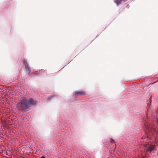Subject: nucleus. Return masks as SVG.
I'll list each match as a JSON object with an SVG mask.
<instances>
[{"mask_svg": "<svg viewBox=\"0 0 158 158\" xmlns=\"http://www.w3.org/2000/svg\"><path fill=\"white\" fill-rule=\"evenodd\" d=\"M111 143H114V140L113 139H111Z\"/></svg>", "mask_w": 158, "mask_h": 158, "instance_id": "obj_8", "label": "nucleus"}, {"mask_svg": "<svg viewBox=\"0 0 158 158\" xmlns=\"http://www.w3.org/2000/svg\"><path fill=\"white\" fill-rule=\"evenodd\" d=\"M54 97V95H52V96H49L48 97V99H49V100L51 98H53Z\"/></svg>", "mask_w": 158, "mask_h": 158, "instance_id": "obj_7", "label": "nucleus"}, {"mask_svg": "<svg viewBox=\"0 0 158 158\" xmlns=\"http://www.w3.org/2000/svg\"><path fill=\"white\" fill-rule=\"evenodd\" d=\"M41 158H45V157L44 156H42Z\"/></svg>", "mask_w": 158, "mask_h": 158, "instance_id": "obj_10", "label": "nucleus"}, {"mask_svg": "<svg viewBox=\"0 0 158 158\" xmlns=\"http://www.w3.org/2000/svg\"><path fill=\"white\" fill-rule=\"evenodd\" d=\"M27 72L29 73V65L26 61L25 60L23 63Z\"/></svg>", "mask_w": 158, "mask_h": 158, "instance_id": "obj_5", "label": "nucleus"}, {"mask_svg": "<svg viewBox=\"0 0 158 158\" xmlns=\"http://www.w3.org/2000/svg\"><path fill=\"white\" fill-rule=\"evenodd\" d=\"M36 101L31 98H24L17 105V107L20 110H28L29 107L35 105Z\"/></svg>", "mask_w": 158, "mask_h": 158, "instance_id": "obj_1", "label": "nucleus"}, {"mask_svg": "<svg viewBox=\"0 0 158 158\" xmlns=\"http://www.w3.org/2000/svg\"><path fill=\"white\" fill-rule=\"evenodd\" d=\"M145 127L147 129V130L148 131H150L151 130H153L154 131L155 129V127L154 126V125L152 124H151L149 123H147V124H144Z\"/></svg>", "mask_w": 158, "mask_h": 158, "instance_id": "obj_2", "label": "nucleus"}, {"mask_svg": "<svg viewBox=\"0 0 158 158\" xmlns=\"http://www.w3.org/2000/svg\"><path fill=\"white\" fill-rule=\"evenodd\" d=\"M127 0H115L114 1L115 3L117 5H118L120 4L122 2H124Z\"/></svg>", "mask_w": 158, "mask_h": 158, "instance_id": "obj_6", "label": "nucleus"}, {"mask_svg": "<svg viewBox=\"0 0 158 158\" xmlns=\"http://www.w3.org/2000/svg\"><path fill=\"white\" fill-rule=\"evenodd\" d=\"M85 92L83 91H76L73 96L74 97H77L80 95H85Z\"/></svg>", "mask_w": 158, "mask_h": 158, "instance_id": "obj_3", "label": "nucleus"}, {"mask_svg": "<svg viewBox=\"0 0 158 158\" xmlns=\"http://www.w3.org/2000/svg\"><path fill=\"white\" fill-rule=\"evenodd\" d=\"M156 111L157 113H158V108H157V109L156 110Z\"/></svg>", "mask_w": 158, "mask_h": 158, "instance_id": "obj_9", "label": "nucleus"}, {"mask_svg": "<svg viewBox=\"0 0 158 158\" xmlns=\"http://www.w3.org/2000/svg\"><path fill=\"white\" fill-rule=\"evenodd\" d=\"M148 151H152L154 149V146L153 145L148 144L144 146Z\"/></svg>", "mask_w": 158, "mask_h": 158, "instance_id": "obj_4", "label": "nucleus"}]
</instances>
